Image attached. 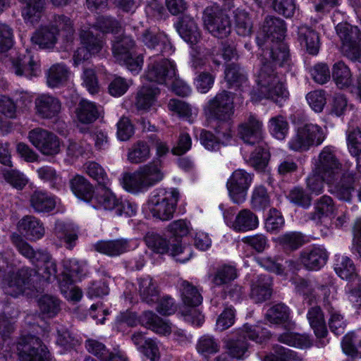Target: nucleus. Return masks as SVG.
<instances>
[{"label":"nucleus","instance_id":"nucleus-28","mask_svg":"<svg viewBox=\"0 0 361 361\" xmlns=\"http://www.w3.org/2000/svg\"><path fill=\"white\" fill-rule=\"evenodd\" d=\"M272 280L269 275L259 276L257 281L252 285L250 296L255 302H262L270 298L271 295Z\"/></svg>","mask_w":361,"mask_h":361},{"label":"nucleus","instance_id":"nucleus-39","mask_svg":"<svg viewBox=\"0 0 361 361\" xmlns=\"http://www.w3.org/2000/svg\"><path fill=\"white\" fill-rule=\"evenodd\" d=\"M40 314L44 317L53 318L61 310L60 300L49 295H44L41 296L37 301Z\"/></svg>","mask_w":361,"mask_h":361},{"label":"nucleus","instance_id":"nucleus-45","mask_svg":"<svg viewBox=\"0 0 361 361\" xmlns=\"http://www.w3.org/2000/svg\"><path fill=\"white\" fill-rule=\"evenodd\" d=\"M32 42L42 49H50L55 45L57 37L56 32L49 26L37 30L31 37Z\"/></svg>","mask_w":361,"mask_h":361},{"label":"nucleus","instance_id":"nucleus-3","mask_svg":"<svg viewBox=\"0 0 361 361\" xmlns=\"http://www.w3.org/2000/svg\"><path fill=\"white\" fill-rule=\"evenodd\" d=\"M202 20L205 28L215 37L224 39L231 32L228 15L216 4L204 8Z\"/></svg>","mask_w":361,"mask_h":361},{"label":"nucleus","instance_id":"nucleus-55","mask_svg":"<svg viewBox=\"0 0 361 361\" xmlns=\"http://www.w3.org/2000/svg\"><path fill=\"white\" fill-rule=\"evenodd\" d=\"M264 145V142L257 145V147L252 152L249 158V164L257 170L264 169L269 162L270 155Z\"/></svg>","mask_w":361,"mask_h":361},{"label":"nucleus","instance_id":"nucleus-12","mask_svg":"<svg viewBox=\"0 0 361 361\" xmlns=\"http://www.w3.org/2000/svg\"><path fill=\"white\" fill-rule=\"evenodd\" d=\"M138 39L149 49L155 50L157 54L168 56L173 51V47L167 36L151 28L144 30Z\"/></svg>","mask_w":361,"mask_h":361},{"label":"nucleus","instance_id":"nucleus-59","mask_svg":"<svg viewBox=\"0 0 361 361\" xmlns=\"http://www.w3.org/2000/svg\"><path fill=\"white\" fill-rule=\"evenodd\" d=\"M278 341L290 346L299 348H308L312 345L308 336L287 332L281 334Z\"/></svg>","mask_w":361,"mask_h":361},{"label":"nucleus","instance_id":"nucleus-24","mask_svg":"<svg viewBox=\"0 0 361 361\" xmlns=\"http://www.w3.org/2000/svg\"><path fill=\"white\" fill-rule=\"evenodd\" d=\"M93 246L94 249L98 252L110 257H116L128 250L129 241L125 238L111 240H99Z\"/></svg>","mask_w":361,"mask_h":361},{"label":"nucleus","instance_id":"nucleus-58","mask_svg":"<svg viewBox=\"0 0 361 361\" xmlns=\"http://www.w3.org/2000/svg\"><path fill=\"white\" fill-rule=\"evenodd\" d=\"M269 128L271 134L278 140H283L288 131V123L281 115L270 118Z\"/></svg>","mask_w":361,"mask_h":361},{"label":"nucleus","instance_id":"nucleus-6","mask_svg":"<svg viewBox=\"0 0 361 361\" xmlns=\"http://www.w3.org/2000/svg\"><path fill=\"white\" fill-rule=\"evenodd\" d=\"M179 193L173 189L170 192L161 190L148 201V206L152 216L161 221H169L173 216Z\"/></svg>","mask_w":361,"mask_h":361},{"label":"nucleus","instance_id":"nucleus-46","mask_svg":"<svg viewBox=\"0 0 361 361\" xmlns=\"http://www.w3.org/2000/svg\"><path fill=\"white\" fill-rule=\"evenodd\" d=\"M142 324L159 334L171 331L169 325L152 311H145L140 316Z\"/></svg>","mask_w":361,"mask_h":361},{"label":"nucleus","instance_id":"nucleus-34","mask_svg":"<svg viewBox=\"0 0 361 361\" xmlns=\"http://www.w3.org/2000/svg\"><path fill=\"white\" fill-rule=\"evenodd\" d=\"M298 40L300 45L305 47L310 54L315 55L319 49V37L318 33L307 27L298 29Z\"/></svg>","mask_w":361,"mask_h":361},{"label":"nucleus","instance_id":"nucleus-25","mask_svg":"<svg viewBox=\"0 0 361 361\" xmlns=\"http://www.w3.org/2000/svg\"><path fill=\"white\" fill-rule=\"evenodd\" d=\"M85 348L90 353L97 357L101 361H127L121 353L110 352L102 343L94 339H87Z\"/></svg>","mask_w":361,"mask_h":361},{"label":"nucleus","instance_id":"nucleus-20","mask_svg":"<svg viewBox=\"0 0 361 361\" xmlns=\"http://www.w3.org/2000/svg\"><path fill=\"white\" fill-rule=\"evenodd\" d=\"M19 232L29 240H37L44 235L43 224L35 216H25L18 224Z\"/></svg>","mask_w":361,"mask_h":361},{"label":"nucleus","instance_id":"nucleus-18","mask_svg":"<svg viewBox=\"0 0 361 361\" xmlns=\"http://www.w3.org/2000/svg\"><path fill=\"white\" fill-rule=\"evenodd\" d=\"M37 114L42 118H52L61 111V102L59 98L49 94L39 95L35 101Z\"/></svg>","mask_w":361,"mask_h":361},{"label":"nucleus","instance_id":"nucleus-29","mask_svg":"<svg viewBox=\"0 0 361 361\" xmlns=\"http://www.w3.org/2000/svg\"><path fill=\"white\" fill-rule=\"evenodd\" d=\"M355 177L353 173H343L334 188V193L340 200L350 202L355 191Z\"/></svg>","mask_w":361,"mask_h":361},{"label":"nucleus","instance_id":"nucleus-44","mask_svg":"<svg viewBox=\"0 0 361 361\" xmlns=\"http://www.w3.org/2000/svg\"><path fill=\"white\" fill-rule=\"evenodd\" d=\"M159 90L154 86H142L137 93L135 106L137 109L147 110L154 102Z\"/></svg>","mask_w":361,"mask_h":361},{"label":"nucleus","instance_id":"nucleus-21","mask_svg":"<svg viewBox=\"0 0 361 361\" xmlns=\"http://www.w3.org/2000/svg\"><path fill=\"white\" fill-rule=\"evenodd\" d=\"M300 259L303 266L309 270H318L326 262V251L319 247H312L302 250Z\"/></svg>","mask_w":361,"mask_h":361},{"label":"nucleus","instance_id":"nucleus-61","mask_svg":"<svg viewBox=\"0 0 361 361\" xmlns=\"http://www.w3.org/2000/svg\"><path fill=\"white\" fill-rule=\"evenodd\" d=\"M275 354L266 355L262 361H302V359L297 354L289 349L283 346L276 345L274 347Z\"/></svg>","mask_w":361,"mask_h":361},{"label":"nucleus","instance_id":"nucleus-51","mask_svg":"<svg viewBox=\"0 0 361 361\" xmlns=\"http://www.w3.org/2000/svg\"><path fill=\"white\" fill-rule=\"evenodd\" d=\"M332 77L340 88L348 87L352 83L351 72L343 61H338L334 65Z\"/></svg>","mask_w":361,"mask_h":361},{"label":"nucleus","instance_id":"nucleus-36","mask_svg":"<svg viewBox=\"0 0 361 361\" xmlns=\"http://www.w3.org/2000/svg\"><path fill=\"white\" fill-rule=\"evenodd\" d=\"M19 1L23 4V18L31 23L37 22L44 8V0H19Z\"/></svg>","mask_w":361,"mask_h":361},{"label":"nucleus","instance_id":"nucleus-4","mask_svg":"<svg viewBox=\"0 0 361 361\" xmlns=\"http://www.w3.org/2000/svg\"><path fill=\"white\" fill-rule=\"evenodd\" d=\"M313 170L322 176L327 184H332L338 179L341 174L342 164L337 158L332 147L326 146L323 148L315 159Z\"/></svg>","mask_w":361,"mask_h":361},{"label":"nucleus","instance_id":"nucleus-13","mask_svg":"<svg viewBox=\"0 0 361 361\" xmlns=\"http://www.w3.org/2000/svg\"><path fill=\"white\" fill-rule=\"evenodd\" d=\"M262 122L255 116L250 115L238 126V136L250 145L262 144L263 142Z\"/></svg>","mask_w":361,"mask_h":361},{"label":"nucleus","instance_id":"nucleus-5","mask_svg":"<svg viewBox=\"0 0 361 361\" xmlns=\"http://www.w3.org/2000/svg\"><path fill=\"white\" fill-rule=\"evenodd\" d=\"M234 99V93L221 90L209 99L204 106L206 116L221 121L230 120L235 112Z\"/></svg>","mask_w":361,"mask_h":361},{"label":"nucleus","instance_id":"nucleus-41","mask_svg":"<svg viewBox=\"0 0 361 361\" xmlns=\"http://www.w3.org/2000/svg\"><path fill=\"white\" fill-rule=\"evenodd\" d=\"M150 157L149 145L143 140L135 142L128 149L127 157L131 164H141L145 162Z\"/></svg>","mask_w":361,"mask_h":361},{"label":"nucleus","instance_id":"nucleus-50","mask_svg":"<svg viewBox=\"0 0 361 361\" xmlns=\"http://www.w3.org/2000/svg\"><path fill=\"white\" fill-rule=\"evenodd\" d=\"M305 238L300 232H288L281 235L279 242L286 250L295 251L305 243Z\"/></svg>","mask_w":361,"mask_h":361},{"label":"nucleus","instance_id":"nucleus-32","mask_svg":"<svg viewBox=\"0 0 361 361\" xmlns=\"http://www.w3.org/2000/svg\"><path fill=\"white\" fill-rule=\"evenodd\" d=\"M11 239L18 251L23 256L29 259L32 263L39 262L41 256H44L45 258L47 257L45 255V252L42 250L35 251L20 235L13 233L11 236Z\"/></svg>","mask_w":361,"mask_h":361},{"label":"nucleus","instance_id":"nucleus-7","mask_svg":"<svg viewBox=\"0 0 361 361\" xmlns=\"http://www.w3.org/2000/svg\"><path fill=\"white\" fill-rule=\"evenodd\" d=\"M324 138L325 134L322 127L306 123L298 128L295 135L289 142V147L294 151L305 152L312 145L322 144Z\"/></svg>","mask_w":361,"mask_h":361},{"label":"nucleus","instance_id":"nucleus-16","mask_svg":"<svg viewBox=\"0 0 361 361\" xmlns=\"http://www.w3.org/2000/svg\"><path fill=\"white\" fill-rule=\"evenodd\" d=\"M286 32V25L283 20L274 16H267L257 37H261L264 43L282 41L284 39Z\"/></svg>","mask_w":361,"mask_h":361},{"label":"nucleus","instance_id":"nucleus-19","mask_svg":"<svg viewBox=\"0 0 361 361\" xmlns=\"http://www.w3.org/2000/svg\"><path fill=\"white\" fill-rule=\"evenodd\" d=\"M11 71L18 76L32 77L37 75L39 65L34 61L30 54H18L11 58Z\"/></svg>","mask_w":361,"mask_h":361},{"label":"nucleus","instance_id":"nucleus-64","mask_svg":"<svg viewBox=\"0 0 361 361\" xmlns=\"http://www.w3.org/2000/svg\"><path fill=\"white\" fill-rule=\"evenodd\" d=\"M347 145L352 156L357 155L361 152V130L360 128L348 130Z\"/></svg>","mask_w":361,"mask_h":361},{"label":"nucleus","instance_id":"nucleus-52","mask_svg":"<svg viewBox=\"0 0 361 361\" xmlns=\"http://www.w3.org/2000/svg\"><path fill=\"white\" fill-rule=\"evenodd\" d=\"M144 240L146 245L156 253L164 254L170 250L167 240L158 233L148 232Z\"/></svg>","mask_w":361,"mask_h":361},{"label":"nucleus","instance_id":"nucleus-63","mask_svg":"<svg viewBox=\"0 0 361 361\" xmlns=\"http://www.w3.org/2000/svg\"><path fill=\"white\" fill-rule=\"evenodd\" d=\"M271 6L276 13L286 18L293 17L296 9L295 0H273Z\"/></svg>","mask_w":361,"mask_h":361},{"label":"nucleus","instance_id":"nucleus-56","mask_svg":"<svg viewBox=\"0 0 361 361\" xmlns=\"http://www.w3.org/2000/svg\"><path fill=\"white\" fill-rule=\"evenodd\" d=\"M290 315L289 308L283 303H279L270 307L267 314V319L274 324H284Z\"/></svg>","mask_w":361,"mask_h":361},{"label":"nucleus","instance_id":"nucleus-42","mask_svg":"<svg viewBox=\"0 0 361 361\" xmlns=\"http://www.w3.org/2000/svg\"><path fill=\"white\" fill-rule=\"evenodd\" d=\"M336 274L343 279L355 281L357 278L355 267L353 261L348 257H338L334 264Z\"/></svg>","mask_w":361,"mask_h":361},{"label":"nucleus","instance_id":"nucleus-27","mask_svg":"<svg viewBox=\"0 0 361 361\" xmlns=\"http://www.w3.org/2000/svg\"><path fill=\"white\" fill-rule=\"evenodd\" d=\"M49 27L56 32L57 35L61 32L67 42H73L74 39L75 29L73 21L70 18L63 14H56L50 20Z\"/></svg>","mask_w":361,"mask_h":361},{"label":"nucleus","instance_id":"nucleus-8","mask_svg":"<svg viewBox=\"0 0 361 361\" xmlns=\"http://www.w3.org/2000/svg\"><path fill=\"white\" fill-rule=\"evenodd\" d=\"M37 271L31 268L23 267L17 272L8 273L3 279L2 288L6 294L13 297L24 293L34 286L33 278Z\"/></svg>","mask_w":361,"mask_h":361},{"label":"nucleus","instance_id":"nucleus-10","mask_svg":"<svg viewBox=\"0 0 361 361\" xmlns=\"http://www.w3.org/2000/svg\"><path fill=\"white\" fill-rule=\"evenodd\" d=\"M20 361H49V352L47 346L37 336H22L17 343Z\"/></svg>","mask_w":361,"mask_h":361},{"label":"nucleus","instance_id":"nucleus-43","mask_svg":"<svg viewBox=\"0 0 361 361\" xmlns=\"http://www.w3.org/2000/svg\"><path fill=\"white\" fill-rule=\"evenodd\" d=\"M76 115L80 122L89 124L98 118L99 112L94 103L82 99L76 109Z\"/></svg>","mask_w":361,"mask_h":361},{"label":"nucleus","instance_id":"nucleus-37","mask_svg":"<svg viewBox=\"0 0 361 361\" xmlns=\"http://www.w3.org/2000/svg\"><path fill=\"white\" fill-rule=\"evenodd\" d=\"M93 200L97 204V207L106 210L114 209L116 211L119 202L106 185L100 186L97 188Z\"/></svg>","mask_w":361,"mask_h":361},{"label":"nucleus","instance_id":"nucleus-9","mask_svg":"<svg viewBox=\"0 0 361 361\" xmlns=\"http://www.w3.org/2000/svg\"><path fill=\"white\" fill-rule=\"evenodd\" d=\"M257 43L262 47L261 61L269 63L276 67H288L290 64L289 49L282 41L264 43L261 37H257Z\"/></svg>","mask_w":361,"mask_h":361},{"label":"nucleus","instance_id":"nucleus-15","mask_svg":"<svg viewBox=\"0 0 361 361\" xmlns=\"http://www.w3.org/2000/svg\"><path fill=\"white\" fill-rule=\"evenodd\" d=\"M174 76L175 65L166 58L149 63L145 73L147 80L159 84H166Z\"/></svg>","mask_w":361,"mask_h":361},{"label":"nucleus","instance_id":"nucleus-30","mask_svg":"<svg viewBox=\"0 0 361 361\" xmlns=\"http://www.w3.org/2000/svg\"><path fill=\"white\" fill-rule=\"evenodd\" d=\"M30 207L37 213H47L56 207L55 199L42 190H35L30 198Z\"/></svg>","mask_w":361,"mask_h":361},{"label":"nucleus","instance_id":"nucleus-2","mask_svg":"<svg viewBox=\"0 0 361 361\" xmlns=\"http://www.w3.org/2000/svg\"><path fill=\"white\" fill-rule=\"evenodd\" d=\"M160 161H154L140 167L133 173H127L123 177V187L126 190L137 192L147 188L163 178V173L159 169Z\"/></svg>","mask_w":361,"mask_h":361},{"label":"nucleus","instance_id":"nucleus-17","mask_svg":"<svg viewBox=\"0 0 361 361\" xmlns=\"http://www.w3.org/2000/svg\"><path fill=\"white\" fill-rule=\"evenodd\" d=\"M254 341L256 343H262V337L259 336L256 329L252 326H244L240 331L236 340L230 341L228 343V349L230 355L233 357L240 359L248 348L246 339Z\"/></svg>","mask_w":361,"mask_h":361},{"label":"nucleus","instance_id":"nucleus-22","mask_svg":"<svg viewBox=\"0 0 361 361\" xmlns=\"http://www.w3.org/2000/svg\"><path fill=\"white\" fill-rule=\"evenodd\" d=\"M175 27L180 36L190 44H196L201 39V32L197 23L188 16L182 17Z\"/></svg>","mask_w":361,"mask_h":361},{"label":"nucleus","instance_id":"nucleus-14","mask_svg":"<svg viewBox=\"0 0 361 361\" xmlns=\"http://www.w3.org/2000/svg\"><path fill=\"white\" fill-rule=\"evenodd\" d=\"M251 181V175L243 169L233 173L227 182V188L234 202L240 204L245 200Z\"/></svg>","mask_w":361,"mask_h":361},{"label":"nucleus","instance_id":"nucleus-23","mask_svg":"<svg viewBox=\"0 0 361 361\" xmlns=\"http://www.w3.org/2000/svg\"><path fill=\"white\" fill-rule=\"evenodd\" d=\"M314 209L313 212L307 214V220L320 224L322 218L334 213L336 206L331 197L324 195L314 201Z\"/></svg>","mask_w":361,"mask_h":361},{"label":"nucleus","instance_id":"nucleus-57","mask_svg":"<svg viewBox=\"0 0 361 361\" xmlns=\"http://www.w3.org/2000/svg\"><path fill=\"white\" fill-rule=\"evenodd\" d=\"M54 232L58 238L64 240L70 247L78 239V232L75 227L62 221L56 223Z\"/></svg>","mask_w":361,"mask_h":361},{"label":"nucleus","instance_id":"nucleus-33","mask_svg":"<svg viewBox=\"0 0 361 361\" xmlns=\"http://www.w3.org/2000/svg\"><path fill=\"white\" fill-rule=\"evenodd\" d=\"M112 52L114 56L118 61L128 59L132 54V49L135 46L134 40L129 36H115L112 40Z\"/></svg>","mask_w":361,"mask_h":361},{"label":"nucleus","instance_id":"nucleus-35","mask_svg":"<svg viewBox=\"0 0 361 361\" xmlns=\"http://www.w3.org/2000/svg\"><path fill=\"white\" fill-rule=\"evenodd\" d=\"M310 326L317 338H323L327 334V329L323 312L319 306L310 308L307 314Z\"/></svg>","mask_w":361,"mask_h":361},{"label":"nucleus","instance_id":"nucleus-11","mask_svg":"<svg viewBox=\"0 0 361 361\" xmlns=\"http://www.w3.org/2000/svg\"><path fill=\"white\" fill-rule=\"evenodd\" d=\"M30 142L43 154L55 155L60 151V142L58 137L53 133L36 128L28 133Z\"/></svg>","mask_w":361,"mask_h":361},{"label":"nucleus","instance_id":"nucleus-62","mask_svg":"<svg viewBox=\"0 0 361 361\" xmlns=\"http://www.w3.org/2000/svg\"><path fill=\"white\" fill-rule=\"evenodd\" d=\"M251 204L255 210H263L269 207L270 198L264 187L259 186L255 188L252 195Z\"/></svg>","mask_w":361,"mask_h":361},{"label":"nucleus","instance_id":"nucleus-40","mask_svg":"<svg viewBox=\"0 0 361 361\" xmlns=\"http://www.w3.org/2000/svg\"><path fill=\"white\" fill-rule=\"evenodd\" d=\"M71 188L73 193L80 199L90 201L93 197V187L82 176H76L71 180Z\"/></svg>","mask_w":361,"mask_h":361},{"label":"nucleus","instance_id":"nucleus-26","mask_svg":"<svg viewBox=\"0 0 361 361\" xmlns=\"http://www.w3.org/2000/svg\"><path fill=\"white\" fill-rule=\"evenodd\" d=\"M104 34L99 32L96 27H84L80 31L81 43L92 54L100 51L104 46Z\"/></svg>","mask_w":361,"mask_h":361},{"label":"nucleus","instance_id":"nucleus-60","mask_svg":"<svg viewBox=\"0 0 361 361\" xmlns=\"http://www.w3.org/2000/svg\"><path fill=\"white\" fill-rule=\"evenodd\" d=\"M236 276V270L233 267L224 265L218 268L212 276V282L215 286H221L235 279Z\"/></svg>","mask_w":361,"mask_h":361},{"label":"nucleus","instance_id":"nucleus-47","mask_svg":"<svg viewBox=\"0 0 361 361\" xmlns=\"http://www.w3.org/2000/svg\"><path fill=\"white\" fill-rule=\"evenodd\" d=\"M258 226L257 216L248 209L240 211L237 215L233 223L235 230L247 231L255 229Z\"/></svg>","mask_w":361,"mask_h":361},{"label":"nucleus","instance_id":"nucleus-54","mask_svg":"<svg viewBox=\"0 0 361 361\" xmlns=\"http://www.w3.org/2000/svg\"><path fill=\"white\" fill-rule=\"evenodd\" d=\"M235 30L238 35L247 37L252 33L253 25L248 13L245 11H237L235 15Z\"/></svg>","mask_w":361,"mask_h":361},{"label":"nucleus","instance_id":"nucleus-53","mask_svg":"<svg viewBox=\"0 0 361 361\" xmlns=\"http://www.w3.org/2000/svg\"><path fill=\"white\" fill-rule=\"evenodd\" d=\"M224 73L226 81L232 86L240 87L247 80L244 71L235 63L228 64Z\"/></svg>","mask_w":361,"mask_h":361},{"label":"nucleus","instance_id":"nucleus-49","mask_svg":"<svg viewBox=\"0 0 361 361\" xmlns=\"http://www.w3.org/2000/svg\"><path fill=\"white\" fill-rule=\"evenodd\" d=\"M68 70L62 64H54L47 72V83L49 87H58L63 85L68 78Z\"/></svg>","mask_w":361,"mask_h":361},{"label":"nucleus","instance_id":"nucleus-1","mask_svg":"<svg viewBox=\"0 0 361 361\" xmlns=\"http://www.w3.org/2000/svg\"><path fill=\"white\" fill-rule=\"evenodd\" d=\"M261 62L262 66L257 78L259 97L271 99L281 105L282 100L288 97V92L279 80L276 67L265 61Z\"/></svg>","mask_w":361,"mask_h":361},{"label":"nucleus","instance_id":"nucleus-48","mask_svg":"<svg viewBox=\"0 0 361 361\" xmlns=\"http://www.w3.org/2000/svg\"><path fill=\"white\" fill-rule=\"evenodd\" d=\"M336 33L342 42V46L351 44L360 39V31L357 26L347 23H341L336 27Z\"/></svg>","mask_w":361,"mask_h":361},{"label":"nucleus","instance_id":"nucleus-38","mask_svg":"<svg viewBox=\"0 0 361 361\" xmlns=\"http://www.w3.org/2000/svg\"><path fill=\"white\" fill-rule=\"evenodd\" d=\"M180 291L183 303L188 307H197L202 303V297L197 288L187 281H182Z\"/></svg>","mask_w":361,"mask_h":361},{"label":"nucleus","instance_id":"nucleus-31","mask_svg":"<svg viewBox=\"0 0 361 361\" xmlns=\"http://www.w3.org/2000/svg\"><path fill=\"white\" fill-rule=\"evenodd\" d=\"M137 289L142 300L146 303L152 304L158 301L159 292L150 276L138 279Z\"/></svg>","mask_w":361,"mask_h":361}]
</instances>
